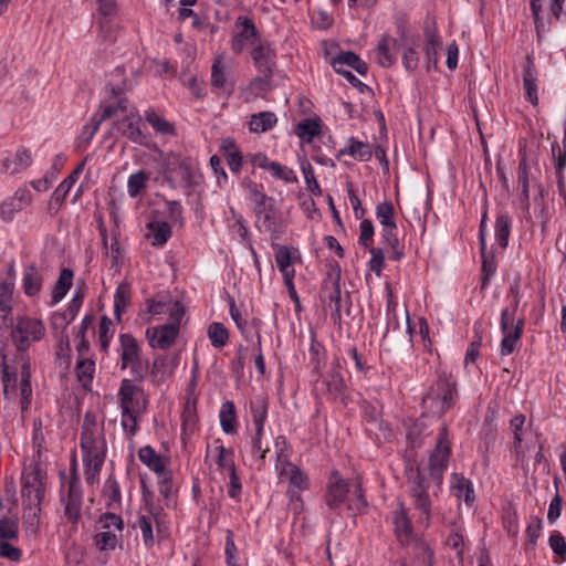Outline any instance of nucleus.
Wrapping results in <instances>:
<instances>
[{
  "mask_svg": "<svg viewBox=\"0 0 566 566\" xmlns=\"http://www.w3.org/2000/svg\"><path fill=\"white\" fill-rule=\"evenodd\" d=\"M349 482L343 479L337 470L331 474L329 481L323 496L325 505V515H339V509L346 504V509L350 516L363 514L368 506L361 484L356 482L353 490V496L349 497Z\"/></svg>",
  "mask_w": 566,
  "mask_h": 566,
  "instance_id": "obj_1",
  "label": "nucleus"
},
{
  "mask_svg": "<svg viewBox=\"0 0 566 566\" xmlns=\"http://www.w3.org/2000/svg\"><path fill=\"white\" fill-rule=\"evenodd\" d=\"M81 449L83 452L84 475L88 485L97 482L102 465L106 455V442L104 437L96 436L94 416H84L81 432Z\"/></svg>",
  "mask_w": 566,
  "mask_h": 566,
  "instance_id": "obj_2",
  "label": "nucleus"
},
{
  "mask_svg": "<svg viewBox=\"0 0 566 566\" xmlns=\"http://www.w3.org/2000/svg\"><path fill=\"white\" fill-rule=\"evenodd\" d=\"M457 399V381L452 375L443 371L438 375L437 380L422 398V405L433 415L442 416L455 403Z\"/></svg>",
  "mask_w": 566,
  "mask_h": 566,
  "instance_id": "obj_3",
  "label": "nucleus"
},
{
  "mask_svg": "<svg viewBox=\"0 0 566 566\" xmlns=\"http://www.w3.org/2000/svg\"><path fill=\"white\" fill-rule=\"evenodd\" d=\"M321 300L326 307L331 310V318L334 324L340 325L342 322V304L345 303V312L350 314L352 300L346 294L345 300L342 297L340 290V269L337 265L336 273H327L322 283Z\"/></svg>",
  "mask_w": 566,
  "mask_h": 566,
  "instance_id": "obj_4",
  "label": "nucleus"
},
{
  "mask_svg": "<svg viewBox=\"0 0 566 566\" xmlns=\"http://www.w3.org/2000/svg\"><path fill=\"white\" fill-rule=\"evenodd\" d=\"M451 454V442L449 440V431L443 424L438 432L436 446L429 457L428 471L433 484L440 486L443 481V473L448 468Z\"/></svg>",
  "mask_w": 566,
  "mask_h": 566,
  "instance_id": "obj_5",
  "label": "nucleus"
},
{
  "mask_svg": "<svg viewBox=\"0 0 566 566\" xmlns=\"http://www.w3.org/2000/svg\"><path fill=\"white\" fill-rule=\"evenodd\" d=\"M250 48H252V57L254 65L262 75L256 81L263 82V78L268 80L275 65V51L271 46V43L266 40H262L258 30L252 21H250Z\"/></svg>",
  "mask_w": 566,
  "mask_h": 566,
  "instance_id": "obj_6",
  "label": "nucleus"
},
{
  "mask_svg": "<svg viewBox=\"0 0 566 566\" xmlns=\"http://www.w3.org/2000/svg\"><path fill=\"white\" fill-rule=\"evenodd\" d=\"M22 504L41 505L44 499L45 472L39 463H31L22 472Z\"/></svg>",
  "mask_w": 566,
  "mask_h": 566,
  "instance_id": "obj_7",
  "label": "nucleus"
},
{
  "mask_svg": "<svg viewBox=\"0 0 566 566\" xmlns=\"http://www.w3.org/2000/svg\"><path fill=\"white\" fill-rule=\"evenodd\" d=\"M45 334V326L41 319L20 316L12 327L11 337L18 352H25L31 343L39 342Z\"/></svg>",
  "mask_w": 566,
  "mask_h": 566,
  "instance_id": "obj_8",
  "label": "nucleus"
},
{
  "mask_svg": "<svg viewBox=\"0 0 566 566\" xmlns=\"http://www.w3.org/2000/svg\"><path fill=\"white\" fill-rule=\"evenodd\" d=\"M140 124L142 116L137 108L129 104L115 120L114 127L132 143L150 148V138L143 132Z\"/></svg>",
  "mask_w": 566,
  "mask_h": 566,
  "instance_id": "obj_9",
  "label": "nucleus"
},
{
  "mask_svg": "<svg viewBox=\"0 0 566 566\" xmlns=\"http://www.w3.org/2000/svg\"><path fill=\"white\" fill-rule=\"evenodd\" d=\"M255 212V227L260 231L273 233L276 231L279 214L274 208L275 200L256 190L250 191Z\"/></svg>",
  "mask_w": 566,
  "mask_h": 566,
  "instance_id": "obj_10",
  "label": "nucleus"
},
{
  "mask_svg": "<svg viewBox=\"0 0 566 566\" xmlns=\"http://www.w3.org/2000/svg\"><path fill=\"white\" fill-rule=\"evenodd\" d=\"M61 501L64 504V516L70 523L76 524L81 518L83 497L75 464L72 468V476L67 482V494L66 496L62 495Z\"/></svg>",
  "mask_w": 566,
  "mask_h": 566,
  "instance_id": "obj_11",
  "label": "nucleus"
},
{
  "mask_svg": "<svg viewBox=\"0 0 566 566\" xmlns=\"http://www.w3.org/2000/svg\"><path fill=\"white\" fill-rule=\"evenodd\" d=\"M398 33L399 38H391L384 34L377 44V61L382 67H391L397 60L392 50H399L402 44L408 42L406 25L402 21L398 23Z\"/></svg>",
  "mask_w": 566,
  "mask_h": 566,
  "instance_id": "obj_12",
  "label": "nucleus"
},
{
  "mask_svg": "<svg viewBox=\"0 0 566 566\" xmlns=\"http://www.w3.org/2000/svg\"><path fill=\"white\" fill-rule=\"evenodd\" d=\"M381 405L370 401H364L361 405L363 420L366 424V430L375 434L377 440L387 439L390 436V428L381 418Z\"/></svg>",
  "mask_w": 566,
  "mask_h": 566,
  "instance_id": "obj_13",
  "label": "nucleus"
},
{
  "mask_svg": "<svg viewBox=\"0 0 566 566\" xmlns=\"http://www.w3.org/2000/svg\"><path fill=\"white\" fill-rule=\"evenodd\" d=\"M177 170L180 172V178L187 187L190 188L197 184L195 181V169L191 159L188 157L180 158L178 156H174L168 160L164 172V179L169 184L171 188H176L174 174Z\"/></svg>",
  "mask_w": 566,
  "mask_h": 566,
  "instance_id": "obj_14",
  "label": "nucleus"
},
{
  "mask_svg": "<svg viewBox=\"0 0 566 566\" xmlns=\"http://www.w3.org/2000/svg\"><path fill=\"white\" fill-rule=\"evenodd\" d=\"M33 163L32 153L25 146H19L13 153L8 151L0 161V174L15 175L27 170Z\"/></svg>",
  "mask_w": 566,
  "mask_h": 566,
  "instance_id": "obj_15",
  "label": "nucleus"
},
{
  "mask_svg": "<svg viewBox=\"0 0 566 566\" xmlns=\"http://www.w3.org/2000/svg\"><path fill=\"white\" fill-rule=\"evenodd\" d=\"M517 200L524 212V218H531L530 212V188L532 184H537V178L533 175L531 166L517 167Z\"/></svg>",
  "mask_w": 566,
  "mask_h": 566,
  "instance_id": "obj_16",
  "label": "nucleus"
},
{
  "mask_svg": "<svg viewBox=\"0 0 566 566\" xmlns=\"http://www.w3.org/2000/svg\"><path fill=\"white\" fill-rule=\"evenodd\" d=\"M179 327L177 324H165L159 327L148 328L146 336L153 348L167 349L178 336Z\"/></svg>",
  "mask_w": 566,
  "mask_h": 566,
  "instance_id": "obj_17",
  "label": "nucleus"
},
{
  "mask_svg": "<svg viewBox=\"0 0 566 566\" xmlns=\"http://www.w3.org/2000/svg\"><path fill=\"white\" fill-rule=\"evenodd\" d=\"M537 82L538 73L535 66L534 57L532 55H526L525 62L523 64V88L525 98L533 106L538 105Z\"/></svg>",
  "mask_w": 566,
  "mask_h": 566,
  "instance_id": "obj_18",
  "label": "nucleus"
},
{
  "mask_svg": "<svg viewBox=\"0 0 566 566\" xmlns=\"http://www.w3.org/2000/svg\"><path fill=\"white\" fill-rule=\"evenodd\" d=\"M331 64L336 73H338V70L346 71L344 65L354 69L358 74L363 76L368 72L367 63L363 61L359 55L352 51L340 52L338 55L332 57Z\"/></svg>",
  "mask_w": 566,
  "mask_h": 566,
  "instance_id": "obj_19",
  "label": "nucleus"
},
{
  "mask_svg": "<svg viewBox=\"0 0 566 566\" xmlns=\"http://www.w3.org/2000/svg\"><path fill=\"white\" fill-rule=\"evenodd\" d=\"M211 86L214 91H232L233 85L229 80L227 66L223 63V55L219 54L213 59L211 66Z\"/></svg>",
  "mask_w": 566,
  "mask_h": 566,
  "instance_id": "obj_20",
  "label": "nucleus"
},
{
  "mask_svg": "<svg viewBox=\"0 0 566 566\" xmlns=\"http://www.w3.org/2000/svg\"><path fill=\"white\" fill-rule=\"evenodd\" d=\"M423 34L426 38L424 53L428 63H433L436 65L438 63L439 50L442 42L437 33L434 22L426 21Z\"/></svg>",
  "mask_w": 566,
  "mask_h": 566,
  "instance_id": "obj_21",
  "label": "nucleus"
},
{
  "mask_svg": "<svg viewBox=\"0 0 566 566\" xmlns=\"http://www.w3.org/2000/svg\"><path fill=\"white\" fill-rule=\"evenodd\" d=\"M120 369L128 368V364L142 355V348L132 334H120Z\"/></svg>",
  "mask_w": 566,
  "mask_h": 566,
  "instance_id": "obj_22",
  "label": "nucleus"
},
{
  "mask_svg": "<svg viewBox=\"0 0 566 566\" xmlns=\"http://www.w3.org/2000/svg\"><path fill=\"white\" fill-rule=\"evenodd\" d=\"M344 155H349L359 161H369L373 157V149L368 143L350 137L347 145L338 150L337 158Z\"/></svg>",
  "mask_w": 566,
  "mask_h": 566,
  "instance_id": "obj_23",
  "label": "nucleus"
},
{
  "mask_svg": "<svg viewBox=\"0 0 566 566\" xmlns=\"http://www.w3.org/2000/svg\"><path fill=\"white\" fill-rule=\"evenodd\" d=\"M283 467H277L281 476H286L289 480V488L304 491L308 488V479L305 473L292 462H283Z\"/></svg>",
  "mask_w": 566,
  "mask_h": 566,
  "instance_id": "obj_24",
  "label": "nucleus"
},
{
  "mask_svg": "<svg viewBox=\"0 0 566 566\" xmlns=\"http://www.w3.org/2000/svg\"><path fill=\"white\" fill-rule=\"evenodd\" d=\"M43 276L35 266L29 264L23 270L22 287L28 296H35L42 289Z\"/></svg>",
  "mask_w": 566,
  "mask_h": 566,
  "instance_id": "obj_25",
  "label": "nucleus"
},
{
  "mask_svg": "<svg viewBox=\"0 0 566 566\" xmlns=\"http://www.w3.org/2000/svg\"><path fill=\"white\" fill-rule=\"evenodd\" d=\"M129 105L128 101L126 98H120L116 105H107L103 108L102 111V114L99 115L98 118H95L93 117L92 120H93V127L91 128V132L88 134V137L86 138L85 140V145H88L91 143V140L93 139L94 135L96 134V132L98 130V127L99 125L111 118L112 116L114 115H117L118 113H120V115L123 114V112L127 108V106Z\"/></svg>",
  "mask_w": 566,
  "mask_h": 566,
  "instance_id": "obj_26",
  "label": "nucleus"
},
{
  "mask_svg": "<svg viewBox=\"0 0 566 566\" xmlns=\"http://www.w3.org/2000/svg\"><path fill=\"white\" fill-rule=\"evenodd\" d=\"M139 460L156 474L161 475L166 471L164 459L151 446L142 447L138 450Z\"/></svg>",
  "mask_w": 566,
  "mask_h": 566,
  "instance_id": "obj_27",
  "label": "nucleus"
},
{
  "mask_svg": "<svg viewBox=\"0 0 566 566\" xmlns=\"http://www.w3.org/2000/svg\"><path fill=\"white\" fill-rule=\"evenodd\" d=\"M219 455H218V464L220 468H228L230 470V488H229V496L234 499L241 492V483L239 476L235 473V468L232 461H227V453H230L223 446L218 447Z\"/></svg>",
  "mask_w": 566,
  "mask_h": 566,
  "instance_id": "obj_28",
  "label": "nucleus"
},
{
  "mask_svg": "<svg viewBox=\"0 0 566 566\" xmlns=\"http://www.w3.org/2000/svg\"><path fill=\"white\" fill-rule=\"evenodd\" d=\"M524 325V318H518L516 322L514 321V324L512 325L509 335H506V337H503L501 340L500 353L502 356L511 355L514 352L516 343L520 342L523 335Z\"/></svg>",
  "mask_w": 566,
  "mask_h": 566,
  "instance_id": "obj_29",
  "label": "nucleus"
},
{
  "mask_svg": "<svg viewBox=\"0 0 566 566\" xmlns=\"http://www.w3.org/2000/svg\"><path fill=\"white\" fill-rule=\"evenodd\" d=\"M73 271L67 268H63L60 272L59 279L52 289V301L51 305H55L61 302L73 284Z\"/></svg>",
  "mask_w": 566,
  "mask_h": 566,
  "instance_id": "obj_30",
  "label": "nucleus"
},
{
  "mask_svg": "<svg viewBox=\"0 0 566 566\" xmlns=\"http://www.w3.org/2000/svg\"><path fill=\"white\" fill-rule=\"evenodd\" d=\"M103 496L108 509H119L122 505V493L119 483L114 474H109L103 486Z\"/></svg>",
  "mask_w": 566,
  "mask_h": 566,
  "instance_id": "obj_31",
  "label": "nucleus"
},
{
  "mask_svg": "<svg viewBox=\"0 0 566 566\" xmlns=\"http://www.w3.org/2000/svg\"><path fill=\"white\" fill-rule=\"evenodd\" d=\"M277 123V117L273 112H259L250 115V133H265L272 129Z\"/></svg>",
  "mask_w": 566,
  "mask_h": 566,
  "instance_id": "obj_32",
  "label": "nucleus"
},
{
  "mask_svg": "<svg viewBox=\"0 0 566 566\" xmlns=\"http://www.w3.org/2000/svg\"><path fill=\"white\" fill-rule=\"evenodd\" d=\"M453 490L458 499L464 500L467 505H472L475 500L472 482L462 474L453 473Z\"/></svg>",
  "mask_w": 566,
  "mask_h": 566,
  "instance_id": "obj_33",
  "label": "nucleus"
},
{
  "mask_svg": "<svg viewBox=\"0 0 566 566\" xmlns=\"http://www.w3.org/2000/svg\"><path fill=\"white\" fill-rule=\"evenodd\" d=\"M75 182L76 181L73 179V177H69L67 176L56 187V189L52 193L51 202H50V206H49V210H50L51 214H54V213H56L59 211V209L64 203V201H65V199H66L71 188L73 187V185Z\"/></svg>",
  "mask_w": 566,
  "mask_h": 566,
  "instance_id": "obj_34",
  "label": "nucleus"
},
{
  "mask_svg": "<svg viewBox=\"0 0 566 566\" xmlns=\"http://www.w3.org/2000/svg\"><path fill=\"white\" fill-rule=\"evenodd\" d=\"M266 419V406L262 405L259 409L253 410V423L255 429V434L253 438V448L261 452L260 458L264 459L265 453L269 449H262L261 447V437L263 434L264 422Z\"/></svg>",
  "mask_w": 566,
  "mask_h": 566,
  "instance_id": "obj_35",
  "label": "nucleus"
},
{
  "mask_svg": "<svg viewBox=\"0 0 566 566\" xmlns=\"http://www.w3.org/2000/svg\"><path fill=\"white\" fill-rule=\"evenodd\" d=\"M221 150L227 158L230 170L232 172H239L242 164V155L234 140L230 138L223 139Z\"/></svg>",
  "mask_w": 566,
  "mask_h": 566,
  "instance_id": "obj_36",
  "label": "nucleus"
},
{
  "mask_svg": "<svg viewBox=\"0 0 566 566\" xmlns=\"http://www.w3.org/2000/svg\"><path fill=\"white\" fill-rule=\"evenodd\" d=\"M494 228L499 245L506 249L512 229V218L507 213L497 214Z\"/></svg>",
  "mask_w": 566,
  "mask_h": 566,
  "instance_id": "obj_37",
  "label": "nucleus"
},
{
  "mask_svg": "<svg viewBox=\"0 0 566 566\" xmlns=\"http://www.w3.org/2000/svg\"><path fill=\"white\" fill-rule=\"evenodd\" d=\"M248 45V15L239 17L233 32L231 49L234 53H241Z\"/></svg>",
  "mask_w": 566,
  "mask_h": 566,
  "instance_id": "obj_38",
  "label": "nucleus"
},
{
  "mask_svg": "<svg viewBox=\"0 0 566 566\" xmlns=\"http://www.w3.org/2000/svg\"><path fill=\"white\" fill-rule=\"evenodd\" d=\"M219 418L224 433L232 434L237 431L235 408L232 401L228 400L222 403Z\"/></svg>",
  "mask_w": 566,
  "mask_h": 566,
  "instance_id": "obj_39",
  "label": "nucleus"
},
{
  "mask_svg": "<svg viewBox=\"0 0 566 566\" xmlns=\"http://www.w3.org/2000/svg\"><path fill=\"white\" fill-rule=\"evenodd\" d=\"M145 119L151 125L156 133L166 136H176L177 132L175 125L163 116L158 115L155 111L149 109L145 112Z\"/></svg>",
  "mask_w": 566,
  "mask_h": 566,
  "instance_id": "obj_40",
  "label": "nucleus"
},
{
  "mask_svg": "<svg viewBox=\"0 0 566 566\" xmlns=\"http://www.w3.org/2000/svg\"><path fill=\"white\" fill-rule=\"evenodd\" d=\"M433 554L430 548L423 544L418 543L412 548V557L409 562H401V566H431Z\"/></svg>",
  "mask_w": 566,
  "mask_h": 566,
  "instance_id": "obj_41",
  "label": "nucleus"
},
{
  "mask_svg": "<svg viewBox=\"0 0 566 566\" xmlns=\"http://www.w3.org/2000/svg\"><path fill=\"white\" fill-rule=\"evenodd\" d=\"M136 391H139V388L132 384L129 379H124L122 381L118 397L120 401L122 411L129 412L135 411V401L134 395Z\"/></svg>",
  "mask_w": 566,
  "mask_h": 566,
  "instance_id": "obj_42",
  "label": "nucleus"
},
{
  "mask_svg": "<svg viewBox=\"0 0 566 566\" xmlns=\"http://www.w3.org/2000/svg\"><path fill=\"white\" fill-rule=\"evenodd\" d=\"M394 525L396 534L399 538H409L412 534V525L408 517L407 511L402 503L399 505V510L394 513Z\"/></svg>",
  "mask_w": 566,
  "mask_h": 566,
  "instance_id": "obj_43",
  "label": "nucleus"
},
{
  "mask_svg": "<svg viewBox=\"0 0 566 566\" xmlns=\"http://www.w3.org/2000/svg\"><path fill=\"white\" fill-rule=\"evenodd\" d=\"M129 298V285L123 282L117 286L114 295V314L118 323L122 321V314L126 311Z\"/></svg>",
  "mask_w": 566,
  "mask_h": 566,
  "instance_id": "obj_44",
  "label": "nucleus"
},
{
  "mask_svg": "<svg viewBox=\"0 0 566 566\" xmlns=\"http://www.w3.org/2000/svg\"><path fill=\"white\" fill-rule=\"evenodd\" d=\"M481 251V258H482V281H481V287L485 289L489 283L490 279L495 274L496 272V261H495V252L493 250L488 251L486 247L484 250Z\"/></svg>",
  "mask_w": 566,
  "mask_h": 566,
  "instance_id": "obj_45",
  "label": "nucleus"
},
{
  "mask_svg": "<svg viewBox=\"0 0 566 566\" xmlns=\"http://www.w3.org/2000/svg\"><path fill=\"white\" fill-rule=\"evenodd\" d=\"M147 228L151 231L153 245L161 247L171 237V227L166 221H151Z\"/></svg>",
  "mask_w": 566,
  "mask_h": 566,
  "instance_id": "obj_46",
  "label": "nucleus"
},
{
  "mask_svg": "<svg viewBox=\"0 0 566 566\" xmlns=\"http://www.w3.org/2000/svg\"><path fill=\"white\" fill-rule=\"evenodd\" d=\"M497 432V424L495 422V413L488 412L484 417L482 429L480 432V437L482 442L484 443L486 450L492 446L495 441Z\"/></svg>",
  "mask_w": 566,
  "mask_h": 566,
  "instance_id": "obj_47",
  "label": "nucleus"
},
{
  "mask_svg": "<svg viewBox=\"0 0 566 566\" xmlns=\"http://www.w3.org/2000/svg\"><path fill=\"white\" fill-rule=\"evenodd\" d=\"M23 505V526L29 534H35L40 523L41 505Z\"/></svg>",
  "mask_w": 566,
  "mask_h": 566,
  "instance_id": "obj_48",
  "label": "nucleus"
},
{
  "mask_svg": "<svg viewBox=\"0 0 566 566\" xmlns=\"http://www.w3.org/2000/svg\"><path fill=\"white\" fill-rule=\"evenodd\" d=\"M94 371V360L90 358H78L75 366V374L78 381L83 384L84 388H87V386L92 384Z\"/></svg>",
  "mask_w": 566,
  "mask_h": 566,
  "instance_id": "obj_49",
  "label": "nucleus"
},
{
  "mask_svg": "<svg viewBox=\"0 0 566 566\" xmlns=\"http://www.w3.org/2000/svg\"><path fill=\"white\" fill-rule=\"evenodd\" d=\"M409 481L411 483L410 493L428 492L433 481L430 478V473H423L419 467L413 471L410 469Z\"/></svg>",
  "mask_w": 566,
  "mask_h": 566,
  "instance_id": "obj_50",
  "label": "nucleus"
},
{
  "mask_svg": "<svg viewBox=\"0 0 566 566\" xmlns=\"http://www.w3.org/2000/svg\"><path fill=\"white\" fill-rule=\"evenodd\" d=\"M375 214L381 227L395 228V207L391 201H382L376 206Z\"/></svg>",
  "mask_w": 566,
  "mask_h": 566,
  "instance_id": "obj_51",
  "label": "nucleus"
},
{
  "mask_svg": "<svg viewBox=\"0 0 566 566\" xmlns=\"http://www.w3.org/2000/svg\"><path fill=\"white\" fill-rule=\"evenodd\" d=\"M295 134L303 140L311 142L319 134V120L305 118L295 127Z\"/></svg>",
  "mask_w": 566,
  "mask_h": 566,
  "instance_id": "obj_52",
  "label": "nucleus"
},
{
  "mask_svg": "<svg viewBox=\"0 0 566 566\" xmlns=\"http://www.w3.org/2000/svg\"><path fill=\"white\" fill-rule=\"evenodd\" d=\"M526 418L523 413L515 415L510 421V429L513 434V451L518 454L522 449L523 428Z\"/></svg>",
  "mask_w": 566,
  "mask_h": 566,
  "instance_id": "obj_53",
  "label": "nucleus"
},
{
  "mask_svg": "<svg viewBox=\"0 0 566 566\" xmlns=\"http://www.w3.org/2000/svg\"><path fill=\"white\" fill-rule=\"evenodd\" d=\"M208 337L213 347L221 348L227 344L229 333L222 323L213 322L208 327Z\"/></svg>",
  "mask_w": 566,
  "mask_h": 566,
  "instance_id": "obj_54",
  "label": "nucleus"
},
{
  "mask_svg": "<svg viewBox=\"0 0 566 566\" xmlns=\"http://www.w3.org/2000/svg\"><path fill=\"white\" fill-rule=\"evenodd\" d=\"M1 381L3 385V396L6 399H9V391L14 390L17 387V371L14 368H10L7 364L6 356L2 357L1 364Z\"/></svg>",
  "mask_w": 566,
  "mask_h": 566,
  "instance_id": "obj_55",
  "label": "nucleus"
},
{
  "mask_svg": "<svg viewBox=\"0 0 566 566\" xmlns=\"http://www.w3.org/2000/svg\"><path fill=\"white\" fill-rule=\"evenodd\" d=\"M397 52L401 51L402 64L407 71H415L419 64V53L416 51L415 43L406 42Z\"/></svg>",
  "mask_w": 566,
  "mask_h": 566,
  "instance_id": "obj_56",
  "label": "nucleus"
},
{
  "mask_svg": "<svg viewBox=\"0 0 566 566\" xmlns=\"http://www.w3.org/2000/svg\"><path fill=\"white\" fill-rule=\"evenodd\" d=\"M149 179V174L139 170L128 177L127 181V192L132 198H136L143 189L146 188L147 180Z\"/></svg>",
  "mask_w": 566,
  "mask_h": 566,
  "instance_id": "obj_57",
  "label": "nucleus"
},
{
  "mask_svg": "<svg viewBox=\"0 0 566 566\" xmlns=\"http://www.w3.org/2000/svg\"><path fill=\"white\" fill-rule=\"evenodd\" d=\"M112 319L106 315L102 316L98 327V339L101 352L107 354L111 338L113 337Z\"/></svg>",
  "mask_w": 566,
  "mask_h": 566,
  "instance_id": "obj_58",
  "label": "nucleus"
},
{
  "mask_svg": "<svg viewBox=\"0 0 566 566\" xmlns=\"http://www.w3.org/2000/svg\"><path fill=\"white\" fill-rule=\"evenodd\" d=\"M270 172L274 178L283 180L287 184L297 182V176L295 175L294 170L281 165L280 163L274 161L270 166Z\"/></svg>",
  "mask_w": 566,
  "mask_h": 566,
  "instance_id": "obj_59",
  "label": "nucleus"
},
{
  "mask_svg": "<svg viewBox=\"0 0 566 566\" xmlns=\"http://www.w3.org/2000/svg\"><path fill=\"white\" fill-rule=\"evenodd\" d=\"M323 385H325L327 391L333 396L340 394L346 386L343 376L337 370L331 371L328 377L323 380Z\"/></svg>",
  "mask_w": 566,
  "mask_h": 566,
  "instance_id": "obj_60",
  "label": "nucleus"
},
{
  "mask_svg": "<svg viewBox=\"0 0 566 566\" xmlns=\"http://www.w3.org/2000/svg\"><path fill=\"white\" fill-rule=\"evenodd\" d=\"M137 525L142 532L143 543L146 547L154 545L153 520L150 516L140 515Z\"/></svg>",
  "mask_w": 566,
  "mask_h": 566,
  "instance_id": "obj_61",
  "label": "nucleus"
},
{
  "mask_svg": "<svg viewBox=\"0 0 566 566\" xmlns=\"http://www.w3.org/2000/svg\"><path fill=\"white\" fill-rule=\"evenodd\" d=\"M117 24L113 21V17L101 18L99 20V38L105 42H113L116 39Z\"/></svg>",
  "mask_w": 566,
  "mask_h": 566,
  "instance_id": "obj_62",
  "label": "nucleus"
},
{
  "mask_svg": "<svg viewBox=\"0 0 566 566\" xmlns=\"http://www.w3.org/2000/svg\"><path fill=\"white\" fill-rule=\"evenodd\" d=\"M94 541L99 551H113L117 545V536L111 531L96 534Z\"/></svg>",
  "mask_w": 566,
  "mask_h": 566,
  "instance_id": "obj_63",
  "label": "nucleus"
},
{
  "mask_svg": "<svg viewBox=\"0 0 566 566\" xmlns=\"http://www.w3.org/2000/svg\"><path fill=\"white\" fill-rule=\"evenodd\" d=\"M548 544L554 554L559 556L563 560L566 558V541L559 532H554L551 534Z\"/></svg>",
  "mask_w": 566,
  "mask_h": 566,
  "instance_id": "obj_64",
  "label": "nucleus"
}]
</instances>
